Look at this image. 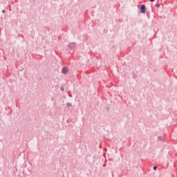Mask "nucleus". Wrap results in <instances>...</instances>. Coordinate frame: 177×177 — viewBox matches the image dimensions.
I'll list each match as a JSON object with an SVG mask.
<instances>
[{
  "label": "nucleus",
  "mask_w": 177,
  "mask_h": 177,
  "mask_svg": "<svg viewBox=\"0 0 177 177\" xmlns=\"http://www.w3.org/2000/svg\"><path fill=\"white\" fill-rule=\"evenodd\" d=\"M62 71V74H67V73H68V68H63Z\"/></svg>",
  "instance_id": "nucleus-2"
},
{
  "label": "nucleus",
  "mask_w": 177,
  "mask_h": 177,
  "mask_svg": "<svg viewBox=\"0 0 177 177\" xmlns=\"http://www.w3.org/2000/svg\"><path fill=\"white\" fill-rule=\"evenodd\" d=\"M156 8H160V3H157L156 4Z\"/></svg>",
  "instance_id": "nucleus-4"
},
{
  "label": "nucleus",
  "mask_w": 177,
  "mask_h": 177,
  "mask_svg": "<svg viewBox=\"0 0 177 177\" xmlns=\"http://www.w3.org/2000/svg\"><path fill=\"white\" fill-rule=\"evenodd\" d=\"M151 2H154V0H150Z\"/></svg>",
  "instance_id": "nucleus-7"
},
{
  "label": "nucleus",
  "mask_w": 177,
  "mask_h": 177,
  "mask_svg": "<svg viewBox=\"0 0 177 177\" xmlns=\"http://www.w3.org/2000/svg\"><path fill=\"white\" fill-rule=\"evenodd\" d=\"M2 12H3V13H5L6 11H5V10H3Z\"/></svg>",
  "instance_id": "nucleus-8"
},
{
  "label": "nucleus",
  "mask_w": 177,
  "mask_h": 177,
  "mask_svg": "<svg viewBox=\"0 0 177 177\" xmlns=\"http://www.w3.org/2000/svg\"><path fill=\"white\" fill-rule=\"evenodd\" d=\"M153 169H154V171H156V170H157V167H156V166H154V167H153Z\"/></svg>",
  "instance_id": "nucleus-5"
},
{
  "label": "nucleus",
  "mask_w": 177,
  "mask_h": 177,
  "mask_svg": "<svg viewBox=\"0 0 177 177\" xmlns=\"http://www.w3.org/2000/svg\"><path fill=\"white\" fill-rule=\"evenodd\" d=\"M69 46H70L71 48H74V46H75V44L74 43H71V44H69Z\"/></svg>",
  "instance_id": "nucleus-3"
},
{
  "label": "nucleus",
  "mask_w": 177,
  "mask_h": 177,
  "mask_svg": "<svg viewBox=\"0 0 177 177\" xmlns=\"http://www.w3.org/2000/svg\"><path fill=\"white\" fill-rule=\"evenodd\" d=\"M141 13H145L146 12V6L143 4L141 6Z\"/></svg>",
  "instance_id": "nucleus-1"
},
{
  "label": "nucleus",
  "mask_w": 177,
  "mask_h": 177,
  "mask_svg": "<svg viewBox=\"0 0 177 177\" xmlns=\"http://www.w3.org/2000/svg\"><path fill=\"white\" fill-rule=\"evenodd\" d=\"M67 106H68V107H70V106H71V104L68 103V104H67Z\"/></svg>",
  "instance_id": "nucleus-6"
}]
</instances>
